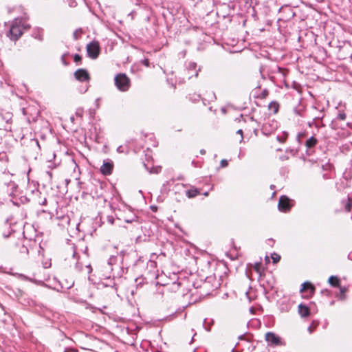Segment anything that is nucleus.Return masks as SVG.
Segmentation results:
<instances>
[{
	"instance_id": "16",
	"label": "nucleus",
	"mask_w": 352,
	"mask_h": 352,
	"mask_svg": "<svg viewBox=\"0 0 352 352\" xmlns=\"http://www.w3.org/2000/svg\"><path fill=\"white\" fill-rule=\"evenodd\" d=\"M268 109L276 113L278 111L279 104L276 102H271L268 105Z\"/></svg>"
},
{
	"instance_id": "20",
	"label": "nucleus",
	"mask_w": 352,
	"mask_h": 352,
	"mask_svg": "<svg viewBox=\"0 0 352 352\" xmlns=\"http://www.w3.org/2000/svg\"><path fill=\"white\" fill-rule=\"evenodd\" d=\"M81 60H82L81 56H80L79 54H76L74 56V60L75 63H80Z\"/></svg>"
},
{
	"instance_id": "23",
	"label": "nucleus",
	"mask_w": 352,
	"mask_h": 352,
	"mask_svg": "<svg viewBox=\"0 0 352 352\" xmlns=\"http://www.w3.org/2000/svg\"><path fill=\"white\" fill-rule=\"evenodd\" d=\"M0 160L8 161V159L7 155L4 153H0Z\"/></svg>"
},
{
	"instance_id": "3",
	"label": "nucleus",
	"mask_w": 352,
	"mask_h": 352,
	"mask_svg": "<svg viewBox=\"0 0 352 352\" xmlns=\"http://www.w3.org/2000/svg\"><path fill=\"white\" fill-rule=\"evenodd\" d=\"M115 85L118 88L129 87L131 86L130 78L123 73L117 74L114 78Z\"/></svg>"
},
{
	"instance_id": "33",
	"label": "nucleus",
	"mask_w": 352,
	"mask_h": 352,
	"mask_svg": "<svg viewBox=\"0 0 352 352\" xmlns=\"http://www.w3.org/2000/svg\"><path fill=\"white\" fill-rule=\"evenodd\" d=\"M238 133H240V134H242L243 133V131L241 129H239L238 131H237Z\"/></svg>"
},
{
	"instance_id": "15",
	"label": "nucleus",
	"mask_w": 352,
	"mask_h": 352,
	"mask_svg": "<svg viewBox=\"0 0 352 352\" xmlns=\"http://www.w3.org/2000/svg\"><path fill=\"white\" fill-rule=\"evenodd\" d=\"M199 194V190L197 188H191L186 191V195L188 198L195 197Z\"/></svg>"
},
{
	"instance_id": "18",
	"label": "nucleus",
	"mask_w": 352,
	"mask_h": 352,
	"mask_svg": "<svg viewBox=\"0 0 352 352\" xmlns=\"http://www.w3.org/2000/svg\"><path fill=\"white\" fill-rule=\"evenodd\" d=\"M340 288V297L342 299L345 298V293L346 292V288L345 287H338Z\"/></svg>"
},
{
	"instance_id": "1",
	"label": "nucleus",
	"mask_w": 352,
	"mask_h": 352,
	"mask_svg": "<svg viewBox=\"0 0 352 352\" xmlns=\"http://www.w3.org/2000/svg\"><path fill=\"white\" fill-rule=\"evenodd\" d=\"M30 28V25L21 19H15L10 25L7 36L13 41H17L23 34L24 31Z\"/></svg>"
},
{
	"instance_id": "12",
	"label": "nucleus",
	"mask_w": 352,
	"mask_h": 352,
	"mask_svg": "<svg viewBox=\"0 0 352 352\" xmlns=\"http://www.w3.org/2000/svg\"><path fill=\"white\" fill-rule=\"evenodd\" d=\"M317 143V139L315 137L312 136L306 141L305 146L307 148H311L314 147Z\"/></svg>"
},
{
	"instance_id": "8",
	"label": "nucleus",
	"mask_w": 352,
	"mask_h": 352,
	"mask_svg": "<svg viewBox=\"0 0 352 352\" xmlns=\"http://www.w3.org/2000/svg\"><path fill=\"white\" fill-rule=\"evenodd\" d=\"M113 164L111 161H104L100 167V172L104 175H109L112 173Z\"/></svg>"
},
{
	"instance_id": "7",
	"label": "nucleus",
	"mask_w": 352,
	"mask_h": 352,
	"mask_svg": "<svg viewBox=\"0 0 352 352\" xmlns=\"http://www.w3.org/2000/svg\"><path fill=\"white\" fill-rule=\"evenodd\" d=\"M265 340L270 345L276 346L280 344V338L272 332H267L265 334Z\"/></svg>"
},
{
	"instance_id": "25",
	"label": "nucleus",
	"mask_w": 352,
	"mask_h": 352,
	"mask_svg": "<svg viewBox=\"0 0 352 352\" xmlns=\"http://www.w3.org/2000/svg\"><path fill=\"white\" fill-rule=\"evenodd\" d=\"M142 63L146 66V67H149V60L146 58L144 60H142Z\"/></svg>"
},
{
	"instance_id": "29",
	"label": "nucleus",
	"mask_w": 352,
	"mask_h": 352,
	"mask_svg": "<svg viewBox=\"0 0 352 352\" xmlns=\"http://www.w3.org/2000/svg\"><path fill=\"white\" fill-rule=\"evenodd\" d=\"M46 174L49 176V177H50V179H52V172H51V171H47V172H46Z\"/></svg>"
},
{
	"instance_id": "19",
	"label": "nucleus",
	"mask_w": 352,
	"mask_h": 352,
	"mask_svg": "<svg viewBox=\"0 0 352 352\" xmlns=\"http://www.w3.org/2000/svg\"><path fill=\"white\" fill-rule=\"evenodd\" d=\"M272 260H273V262H274V263H277L278 261H279V260L280 259V256L278 254H273L272 255Z\"/></svg>"
},
{
	"instance_id": "30",
	"label": "nucleus",
	"mask_w": 352,
	"mask_h": 352,
	"mask_svg": "<svg viewBox=\"0 0 352 352\" xmlns=\"http://www.w3.org/2000/svg\"><path fill=\"white\" fill-rule=\"evenodd\" d=\"M76 115H78L79 116H82V111L80 109H78V111L76 112Z\"/></svg>"
},
{
	"instance_id": "6",
	"label": "nucleus",
	"mask_w": 352,
	"mask_h": 352,
	"mask_svg": "<svg viewBox=\"0 0 352 352\" xmlns=\"http://www.w3.org/2000/svg\"><path fill=\"white\" fill-rule=\"evenodd\" d=\"M74 76L76 80L84 82L90 80V75L85 69H78L74 72Z\"/></svg>"
},
{
	"instance_id": "32",
	"label": "nucleus",
	"mask_w": 352,
	"mask_h": 352,
	"mask_svg": "<svg viewBox=\"0 0 352 352\" xmlns=\"http://www.w3.org/2000/svg\"><path fill=\"white\" fill-rule=\"evenodd\" d=\"M308 331H309V332L310 333H311L313 332V330H312V329H311V327H309L308 328Z\"/></svg>"
},
{
	"instance_id": "24",
	"label": "nucleus",
	"mask_w": 352,
	"mask_h": 352,
	"mask_svg": "<svg viewBox=\"0 0 352 352\" xmlns=\"http://www.w3.org/2000/svg\"><path fill=\"white\" fill-rule=\"evenodd\" d=\"M107 221L111 225L113 224V223H114V219L113 217H111V216H109L107 217Z\"/></svg>"
},
{
	"instance_id": "22",
	"label": "nucleus",
	"mask_w": 352,
	"mask_h": 352,
	"mask_svg": "<svg viewBox=\"0 0 352 352\" xmlns=\"http://www.w3.org/2000/svg\"><path fill=\"white\" fill-rule=\"evenodd\" d=\"M220 164H221V167L225 168V167L228 166V161L226 160H222L221 161Z\"/></svg>"
},
{
	"instance_id": "21",
	"label": "nucleus",
	"mask_w": 352,
	"mask_h": 352,
	"mask_svg": "<svg viewBox=\"0 0 352 352\" xmlns=\"http://www.w3.org/2000/svg\"><path fill=\"white\" fill-rule=\"evenodd\" d=\"M81 31H79V30H76L74 32V39L75 40H78L80 35H81Z\"/></svg>"
},
{
	"instance_id": "2",
	"label": "nucleus",
	"mask_w": 352,
	"mask_h": 352,
	"mask_svg": "<svg viewBox=\"0 0 352 352\" xmlns=\"http://www.w3.org/2000/svg\"><path fill=\"white\" fill-rule=\"evenodd\" d=\"M87 56L91 59H96L100 54V46L98 41L94 40L86 46Z\"/></svg>"
},
{
	"instance_id": "9",
	"label": "nucleus",
	"mask_w": 352,
	"mask_h": 352,
	"mask_svg": "<svg viewBox=\"0 0 352 352\" xmlns=\"http://www.w3.org/2000/svg\"><path fill=\"white\" fill-rule=\"evenodd\" d=\"M14 251L21 256H26L28 254V249L20 242L15 244Z\"/></svg>"
},
{
	"instance_id": "34",
	"label": "nucleus",
	"mask_w": 352,
	"mask_h": 352,
	"mask_svg": "<svg viewBox=\"0 0 352 352\" xmlns=\"http://www.w3.org/2000/svg\"><path fill=\"white\" fill-rule=\"evenodd\" d=\"M204 195L205 196H208V192H206Z\"/></svg>"
},
{
	"instance_id": "31",
	"label": "nucleus",
	"mask_w": 352,
	"mask_h": 352,
	"mask_svg": "<svg viewBox=\"0 0 352 352\" xmlns=\"http://www.w3.org/2000/svg\"><path fill=\"white\" fill-rule=\"evenodd\" d=\"M200 153L201 155H204L206 153V151L204 149H201V150H200Z\"/></svg>"
},
{
	"instance_id": "10",
	"label": "nucleus",
	"mask_w": 352,
	"mask_h": 352,
	"mask_svg": "<svg viewBox=\"0 0 352 352\" xmlns=\"http://www.w3.org/2000/svg\"><path fill=\"white\" fill-rule=\"evenodd\" d=\"M315 288L313 285L309 282H305L302 285V287L300 289L301 292H309V294L307 297H309L314 294Z\"/></svg>"
},
{
	"instance_id": "27",
	"label": "nucleus",
	"mask_w": 352,
	"mask_h": 352,
	"mask_svg": "<svg viewBox=\"0 0 352 352\" xmlns=\"http://www.w3.org/2000/svg\"><path fill=\"white\" fill-rule=\"evenodd\" d=\"M267 94H268V91H267V90L264 89V91H263V93H262V96H263V98L266 97V96H267Z\"/></svg>"
},
{
	"instance_id": "4",
	"label": "nucleus",
	"mask_w": 352,
	"mask_h": 352,
	"mask_svg": "<svg viewBox=\"0 0 352 352\" xmlns=\"http://www.w3.org/2000/svg\"><path fill=\"white\" fill-rule=\"evenodd\" d=\"M278 123L274 120L265 122L261 128L262 133L265 135H270L278 129Z\"/></svg>"
},
{
	"instance_id": "28",
	"label": "nucleus",
	"mask_w": 352,
	"mask_h": 352,
	"mask_svg": "<svg viewBox=\"0 0 352 352\" xmlns=\"http://www.w3.org/2000/svg\"><path fill=\"white\" fill-rule=\"evenodd\" d=\"M32 142L36 144V146H39L38 141L37 140L33 139L32 140Z\"/></svg>"
},
{
	"instance_id": "14",
	"label": "nucleus",
	"mask_w": 352,
	"mask_h": 352,
	"mask_svg": "<svg viewBox=\"0 0 352 352\" xmlns=\"http://www.w3.org/2000/svg\"><path fill=\"white\" fill-rule=\"evenodd\" d=\"M342 204L344 206L346 211L350 212L352 208V199L347 197L346 200H342Z\"/></svg>"
},
{
	"instance_id": "13",
	"label": "nucleus",
	"mask_w": 352,
	"mask_h": 352,
	"mask_svg": "<svg viewBox=\"0 0 352 352\" xmlns=\"http://www.w3.org/2000/svg\"><path fill=\"white\" fill-rule=\"evenodd\" d=\"M329 283L331 285L335 287H340V279L338 277L335 276H331L329 278Z\"/></svg>"
},
{
	"instance_id": "26",
	"label": "nucleus",
	"mask_w": 352,
	"mask_h": 352,
	"mask_svg": "<svg viewBox=\"0 0 352 352\" xmlns=\"http://www.w3.org/2000/svg\"><path fill=\"white\" fill-rule=\"evenodd\" d=\"M339 118L342 120H344L345 118H346V115L345 113H340L339 116H338Z\"/></svg>"
},
{
	"instance_id": "5",
	"label": "nucleus",
	"mask_w": 352,
	"mask_h": 352,
	"mask_svg": "<svg viewBox=\"0 0 352 352\" xmlns=\"http://www.w3.org/2000/svg\"><path fill=\"white\" fill-rule=\"evenodd\" d=\"M291 208L290 200L286 196H281L278 201V209L281 212H287Z\"/></svg>"
},
{
	"instance_id": "11",
	"label": "nucleus",
	"mask_w": 352,
	"mask_h": 352,
	"mask_svg": "<svg viewBox=\"0 0 352 352\" xmlns=\"http://www.w3.org/2000/svg\"><path fill=\"white\" fill-rule=\"evenodd\" d=\"M298 313L302 317H307L309 315L310 311L309 309L307 306L300 304L298 306Z\"/></svg>"
},
{
	"instance_id": "35",
	"label": "nucleus",
	"mask_w": 352,
	"mask_h": 352,
	"mask_svg": "<svg viewBox=\"0 0 352 352\" xmlns=\"http://www.w3.org/2000/svg\"><path fill=\"white\" fill-rule=\"evenodd\" d=\"M255 269L258 271V267H255Z\"/></svg>"
},
{
	"instance_id": "17",
	"label": "nucleus",
	"mask_w": 352,
	"mask_h": 352,
	"mask_svg": "<svg viewBox=\"0 0 352 352\" xmlns=\"http://www.w3.org/2000/svg\"><path fill=\"white\" fill-rule=\"evenodd\" d=\"M288 134L286 132H283L281 136H277V140L279 142L283 143L286 141Z\"/></svg>"
}]
</instances>
